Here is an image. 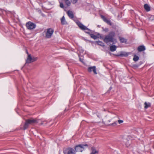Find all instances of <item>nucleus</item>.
Wrapping results in <instances>:
<instances>
[{"instance_id": "nucleus-1", "label": "nucleus", "mask_w": 154, "mask_h": 154, "mask_svg": "<svg viewBox=\"0 0 154 154\" xmlns=\"http://www.w3.org/2000/svg\"><path fill=\"white\" fill-rule=\"evenodd\" d=\"M115 33L114 32H111L109 34L106 35L104 39V41L106 43L109 42H114V37L115 36Z\"/></svg>"}, {"instance_id": "nucleus-2", "label": "nucleus", "mask_w": 154, "mask_h": 154, "mask_svg": "<svg viewBox=\"0 0 154 154\" xmlns=\"http://www.w3.org/2000/svg\"><path fill=\"white\" fill-rule=\"evenodd\" d=\"M76 23L77 25L81 29L85 31V33H88L90 35L91 33V30L90 29L85 26L79 21H77Z\"/></svg>"}, {"instance_id": "nucleus-3", "label": "nucleus", "mask_w": 154, "mask_h": 154, "mask_svg": "<svg viewBox=\"0 0 154 154\" xmlns=\"http://www.w3.org/2000/svg\"><path fill=\"white\" fill-rule=\"evenodd\" d=\"M36 120L33 118H31L26 120L25 123L23 126V129L25 130L28 127L29 125L33 124L36 123Z\"/></svg>"}, {"instance_id": "nucleus-4", "label": "nucleus", "mask_w": 154, "mask_h": 154, "mask_svg": "<svg viewBox=\"0 0 154 154\" xmlns=\"http://www.w3.org/2000/svg\"><path fill=\"white\" fill-rule=\"evenodd\" d=\"M85 146L87 147V144H80L76 146L75 147V151L76 152H82L85 149Z\"/></svg>"}, {"instance_id": "nucleus-5", "label": "nucleus", "mask_w": 154, "mask_h": 154, "mask_svg": "<svg viewBox=\"0 0 154 154\" xmlns=\"http://www.w3.org/2000/svg\"><path fill=\"white\" fill-rule=\"evenodd\" d=\"M54 32V30L52 28H49L47 29L46 31L45 32V38H50Z\"/></svg>"}, {"instance_id": "nucleus-6", "label": "nucleus", "mask_w": 154, "mask_h": 154, "mask_svg": "<svg viewBox=\"0 0 154 154\" xmlns=\"http://www.w3.org/2000/svg\"><path fill=\"white\" fill-rule=\"evenodd\" d=\"M64 154H75V151L72 148H68L63 151Z\"/></svg>"}, {"instance_id": "nucleus-7", "label": "nucleus", "mask_w": 154, "mask_h": 154, "mask_svg": "<svg viewBox=\"0 0 154 154\" xmlns=\"http://www.w3.org/2000/svg\"><path fill=\"white\" fill-rule=\"evenodd\" d=\"M26 26L27 28L29 30L32 29L36 27V25L30 21L26 23Z\"/></svg>"}, {"instance_id": "nucleus-8", "label": "nucleus", "mask_w": 154, "mask_h": 154, "mask_svg": "<svg viewBox=\"0 0 154 154\" xmlns=\"http://www.w3.org/2000/svg\"><path fill=\"white\" fill-rule=\"evenodd\" d=\"M101 17L103 20L108 24L110 25H112V23L111 21L109 19H107L103 15H101Z\"/></svg>"}, {"instance_id": "nucleus-9", "label": "nucleus", "mask_w": 154, "mask_h": 154, "mask_svg": "<svg viewBox=\"0 0 154 154\" xmlns=\"http://www.w3.org/2000/svg\"><path fill=\"white\" fill-rule=\"evenodd\" d=\"M90 35L91 38H93L94 40L97 39L98 38H102L101 36L99 33L97 34V36L91 33L90 34Z\"/></svg>"}, {"instance_id": "nucleus-10", "label": "nucleus", "mask_w": 154, "mask_h": 154, "mask_svg": "<svg viewBox=\"0 0 154 154\" xmlns=\"http://www.w3.org/2000/svg\"><path fill=\"white\" fill-rule=\"evenodd\" d=\"M88 71L89 72H91L92 71H93L95 74H97L95 66L89 67L88 69Z\"/></svg>"}, {"instance_id": "nucleus-11", "label": "nucleus", "mask_w": 154, "mask_h": 154, "mask_svg": "<svg viewBox=\"0 0 154 154\" xmlns=\"http://www.w3.org/2000/svg\"><path fill=\"white\" fill-rule=\"evenodd\" d=\"M31 62H32V57L30 54H28L26 63H29Z\"/></svg>"}, {"instance_id": "nucleus-12", "label": "nucleus", "mask_w": 154, "mask_h": 154, "mask_svg": "<svg viewBox=\"0 0 154 154\" xmlns=\"http://www.w3.org/2000/svg\"><path fill=\"white\" fill-rule=\"evenodd\" d=\"M67 14L69 18L73 19L74 17V15L73 12L70 10L68 11Z\"/></svg>"}, {"instance_id": "nucleus-13", "label": "nucleus", "mask_w": 154, "mask_h": 154, "mask_svg": "<svg viewBox=\"0 0 154 154\" xmlns=\"http://www.w3.org/2000/svg\"><path fill=\"white\" fill-rule=\"evenodd\" d=\"M145 47L143 45L139 46L137 48V50L139 52L143 51H145Z\"/></svg>"}, {"instance_id": "nucleus-14", "label": "nucleus", "mask_w": 154, "mask_h": 154, "mask_svg": "<svg viewBox=\"0 0 154 154\" xmlns=\"http://www.w3.org/2000/svg\"><path fill=\"white\" fill-rule=\"evenodd\" d=\"M61 23L62 25L67 24V22L66 21L65 17L63 16L61 19Z\"/></svg>"}, {"instance_id": "nucleus-15", "label": "nucleus", "mask_w": 154, "mask_h": 154, "mask_svg": "<svg viewBox=\"0 0 154 154\" xmlns=\"http://www.w3.org/2000/svg\"><path fill=\"white\" fill-rule=\"evenodd\" d=\"M144 7L145 9L147 11H149L150 10V6L147 4H145L144 6Z\"/></svg>"}, {"instance_id": "nucleus-16", "label": "nucleus", "mask_w": 154, "mask_h": 154, "mask_svg": "<svg viewBox=\"0 0 154 154\" xmlns=\"http://www.w3.org/2000/svg\"><path fill=\"white\" fill-rule=\"evenodd\" d=\"M116 49V47L115 45H111L110 47V50L111 51H115Z\"/></svg>"}, {"instance_id": "nucleus-17", "label": "nucleus", "mask_w": 154, "mask_h": 154, "mask_svg": "<svg viewBox=\"0 0 154 154\" xmlns=\"http://www.w3.org/2000/svg\"><path fill=\"white\" fill-rule=\"evenodd\" d=\"M119 38L122 43H126L127 42V40L124 38L119 37Z\"/></svg>"}, {"instance_id": "nucleus-18", "label": "nucleus", "mask_w": 154, "mask_h": 154, "mask_svg": "<svg viewBox=\"0 0 154 154\" xmlns=\"http://www.w3.org/2000/svg\"><path fill=\"white\" fill-rule=\"evenodd\" d=\"M123 141L124 142L126 143L125 144L127 147H128L129 146L130 144L128 141L126 139H124L123 140Z\"/></svg>"}, {"instance_id": "nucleus-19", "label": "nucleus", "mask_w": 154, "mask_h": 154, "mask_svg": "<svg viewBox=\"0 0 154 154\" xmlns=\"http://www.w3.org/2000/svg\"><path fill=\"white\" fill-rule=\"evenodd\" d=\"M144 104L145 105L144 108L145 109H146L148 107H150V104L149 103H147L146 102H145L144 103Z\"/></svg>"}, {"instance_id": "nucleus-20", "label": "nucleus", "mask_w": 154, "mask_h": 154, "mask_svg": "<svg viewBox=\"0 0 154 154\" xmlns=\"http://www.w3.org/2000/svg\"><path fill=\"white\" fill-rule=\"evenodd\" d=\"M96 42H97L98 45H100L101 46H104V43H103L102 42L99 41H97Z\"/></svg>"}, {"instance_id": "nucleus-21", "label": "nucleus", "mask_w": 154, "mask_h": 154, "mask_svg": "<svg viewBox=\"0 0 154 154\" xmlns=\"http://www.w3.org/2000/svg\"><path fill=\"white\" fill-rule=\"evenodd\" d=\"M139 57L138 56L135 55L134 56L133 60L134 61L136 62L138 60Z\"/></svg>"}, {"instance_id": "nucleus-22", "label": "nucleus", "mask_w": 154, "mask_h": 154, "mask_svg": "<svg viewBox=\"0 0 154 154\" xmlns=\"http://www.w3.org/2000/svg\"><path fill=\"white\" fill-rule=\"evenodd\" d=\"M91 154H98V152L95 149H93Z\"/></svg>"}, {"instance_id": "nucleus-23", "label": "nucleus", "mask_w": 154, "mask_h": 154, "mask_svg": "<svg viewBox=\"0 0 154 154\" xmlns=\"http://www.w3.org/2000/svg\"><path fill=\"white\" fill-rule=\"evenodd\" d=\"M149 20L151 21H152L154 20V16L152 15L149 18Z\"/></svg>"}, {"instance_id": "nucleus-24", "label": "nucleus", "mask_w": 154, "mask_h": 154, "mask_svg": "<svg viewBox=\"0 0 154 154\" xmlns=\"http://www.w3.org/2000/svg\"><path fill=\"white\" fill-rule=\"evenodd\" d=\"M78 0H71V2L73 4H75L78 2Z\"/></svg>"}, {"instance_id": "nucleus-25", "label": "nucleus", "mask_w": 154, "mask_h": 154, "mask_svg": "<svg viewBox=\"0 0 154 154\" xmlns=\"http://www.w3.org/2000/svg\"><path fill=\"white\" fill-rule=\"evenodd\" d=\"M102 29H103V31H104L105 32H108L109 31V29L107 28H103Z\"/></svg>"}, {"instance_id": "nucleus-26", "label": "nucleus", "mask_w": 154, "mask_h": 154, "mask_svg": "<svg viewBox=\"0 0 154 154\" xmlns=\"http://www.w3.org/2000/svg\"><path fill=\"white\" fill-rule=\"evenodd\" d=\"M32 62L36 61L37 59V57H32Z\"/></svg>"}, {"instance_id": "nucleus-27", "label": "nucleus", "mask_w": 154, "mask_h": 154, "mask_svg": "<svg viewBox=\"0 0 154 154\" xmlns=\"http://www.w3.org/2000/svg\"><path fill=\"white\" fill-rule=\"evenodd\" d=\"M60 7L62 8H64V6L62 2H60Z\"/></svg>"}, {"instance_id": "nucleus-28", "label": "nucleus", "mask_w": 154, "mask_h": 154, "mask_svg": "<svg viewBox=\"0 0 154 154\" xmlns=\"http://www.w3.org/2000/svg\"><path fill=\"white\" fill-rule=\"evenodd\" d=\"M123 122V121L122 120H118V122L119 124H121Z\"/></svg>"}, {"instance_id": "nucleus-29", "label": "nucleus", "mask_w": 154, "mask_h": 154, "mask_svg": "<svg viewBox=\"0 0 154 154\" xmlns=\"http://www.w3.org/2000/svg\"><path fill=\"white\" fill-rule=\"evenodd\" d=\"M80 60L83 63V60L82 59H81L80 58H79Z\"/></svg>"}, {"instance_id": "nucleus-30", "label": "nucleus", "mask_w": 154, "mask_h": 154, "mask_svg": "<svg viewBox=\"0 0 154 154\" xmlns=\"http://www.w3.org/2000/svg\"><path fill=\"white\" fill-rule=\"evenodd\" d=\"M112 89L110 87V89Z\"/></svg>"}]
</instances>
